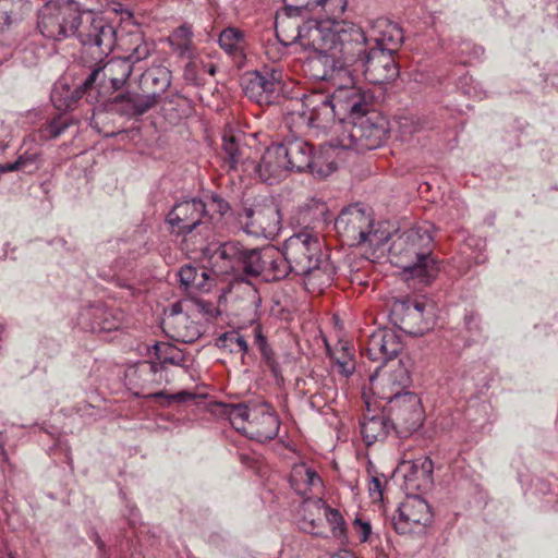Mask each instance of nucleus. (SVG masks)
Instances as JSON below:
<instances>
[{
	"label": "nucleus",
	"instance_id": "obj_1",
	"mask_svg": "<svg viewBox=\"0 0 558 558\" xmlns=\"http://www.w3.org/2000/svg\"><path fill=\"white\" fill-rule=\"evenodd\" d=\"M275 29L284 46L298 43L313 51L306 66L314 78L349 76L364 51L365 33L351 22H318L279 10Z\"/></svg>",
	"mask_w": 558,
	"mask_h": 558
},
{
	"label": "nucleus",
	"instance_id": "obj_2",
	"mask_svg": "<svg viewBox=\"0 0 558 558\" xmlns=\"http://www.w3.org/2000/svg\"><path fill=\"white\" fill-rule=\"evenodd\" d=\"M37 28L52 40L76 37L83 52L96 59L109 54L117 43L116 27L101 13L77 0L46 2L38 10Z\"/></svg>",
	"mask_w": 558,
	"mask_h": 558
},
{
	"label": "nucleus",
	"instance_id": "obj_3",
	"mask_svg": "<svg viewBox=\"0 0 558 558\" xmlns=\"http://www.w3.org/2000/svg\"><path fill=\"white\" fill-rule=\"evenodd\" d=\"M411 384V376L405 365L399 363L387 377L383 378L380 399L386 400L385 412L391 428L405 438L417 430L424 420L421 399L416 393L405 391Z\"/></svg>",
	"mask_w": 558,
	"mask_h": 558
},
{
	"label": "nucleus",
	"instance_id": "obj_4",
	"mask_svg": "<svg viewBox=\"0 0 558 558\" xmlns=\"http://www.w3.org/2000/svg\"><path fill=\"white\" fill-rule=\"evenodd\" d=\"M432 246L429 229L416 226L403 231L392 241L389 258L391 264L402 269L407 279L416 278L422 283H429L438 270Z\"/></svg>",
	"mask_w": 558,
	"mask_h": 558
},
{
	"label": "nucleus",
	"instance_id": "obj_5",
	"mask_svg": "<svg viewBox=\"0 0 558 558\" xmlns=\"http://www.w3.org/2000/svg\"><path fill=\"white\" fill-rule=\"evenodd\" d=\"M293 274L327 284L332 280L335 268L322 250V240L308 231L293 234L283 244Z\"/></svg>",
	"mask_w": 558,
	"mask_h": 558
},
{
	"label": "nucleus",
	"instance_id": "obj_6",
	"mask_svg": "<svg viewBox=\"0 0 558 558\" xmlns=\"http://www.w3.org/2000/svg\"><path fill=\"white\" fill-rule=\"evenodd\" d=\"M349 123L350 126L341 135L340 145L360 154L379 147L388 133L387 120L372 108Z\"/></svg>",
	"mask_w": 558,
	"mask_h": 558
},
{
	"label": "nucleus",
	"instance_id": "obj_7",
	"mask_svg": "<svg viewBox=\"0 0 558 558\" xmlns=\"http://www.w3.org/2000/svg\"><path fill=\"white\" fill-rule=\"evenodd\" d=\"M172 233L193 236L194 233L208 238L211 228L206 204L201 198H190L178 202L166 217Z\"/></svg>",
	"mask_w": 558,
	"mask_h": 558
},
{
	"label": "nucleus",
	"instance_id": "obj_8",
	"mask_svg": "<svg viewBox=\"0 0 558 558\" xmlns=\"http://www.w3.org/2000/svg\"><path fill=\"white\" fill-rule=\"evenodd\" d=\"M257 251L258 248H247L236 241L211 243L202 248L217 275L242 272L252 276L251 260L253 254L257 255Z\"/></svg>",
	"mask_w": 558,
	"mask_h": 558
},
{
	"label": "nucleus",
	"instance_id": "obj_9",
	"mask_svg": "<svg viewBox=\"0 0 558 558\" xmlns=\"http://www.w3.org/2000/svg\"><path fill=\"white\" fill-rule=\"evenodd\" d=\"M352 69L349 76H339L335 80L319 78L320 81H330L337 86L332 95L339 122L353 120L362 113H367V110L372 108L371 96L354 84L355 64Z\"/></svg>",
	"mask_w": 558,
	"mask_h": 558
},
{
	"label": "nucleus",
	"instance_id": "obj_10",
	"mask_svg": "<svg viewBox=\"0 0 558 558\" xmlns=\"http://www.w3.org/2000/svg\"><path fill=\"white\" fill-rule=\"evenodd\" d=\"M242 88L246 97L256 104H274L282 89V71L277 66H263L247 72L242 78Z\"/></svg>",
	"mask_w": 558,
	"mask_h": 558
},
{
	"label": "nucleus",
	"instance_id": "obj_11",
	"mask_svg": "<svg viewBox=\"0 0 558 558\" xmlns=\"http://www.w3.org/2000/svg\"><path fill=\"white\" fill-rule=\"evenodd\" d=\"M368 38L365 36L364 51L355 63L356 72L363 70L365 80L375 85L395 81L399 75V66L393 54L385 50H378L366 46Z\"/></svg>",
	"mask_w": 558,
	"mask_h": 558
},
{
	"label": "nucleus",
	"instance_id": "obj_12",
	"mask_svg": "<svg viewBox=\"0 0 558 558\" xmlns=\"http://www.w3.org/2000/svg\"><path fill=\"white\" fill-rule=\"evenodd\" d=\"M241 229L253 236H274L280 230V213L274 205L243 207L236 213Z\"/></svg>",
	"mask_w": 558,
	"mask_h": 558
},
{
	"label": "nucleus",
	"instance_id": "obj_13",
	"mask_svg": "<svg viewBox=\"0 0 558 558\" xmlns=\"http://www.w3.org/2000/svg\"><path fill=\"white\" fill-rule=\"evenodd\" d=\"M335 228L349 245H361L364 244L366 230L374 228V219L367 208L353 204L341 210L335 220Z\"/></svg>",
	"mask_w": 558,
	"mask_h": 558
},
{
	"label": "nucleus",
	"instance_id": "obj_14",
	"mask_svg": "<svg viewBox=\"0 0 558 558\" xmlns=\"http://www.w3.org/2000/svg\"><path fill=\"white\" fill-rule=\"evenodd\" d=\"M424 312V302L415 299L397 300L391 305L389 319L400 330L418 336L430 328Z\"/></svg>",
	"mask_w": 558,
	"mask_h": 558
},
{
	"label": "nucleus",
	"instance_id": "obj_15",
	"mask_svg": "<svg viewBox=\"0 0 558 558\" xmlns=\"http://www.w3.org/2000/svg\"><path fill=\"white\" fill-rule=\"evenodd\" d=\"M281 149L289 171L303 172L310 170L318 175H327L319 166V157L315 156L312 144L300 137H286L283 142L277 143Z\"/></svg>",
	"mask_w": 558,
	"mask_h": 558
},
{
	"label": "nucleus",
	"instance_id": "obj_16",
	"mask_svg": "<svg viewBox=\"0 0 558 558\" xmlns=\"http://www.w3.org/2000/svg\"><path fill=\"white\" fill-rule=\"evenodd\" d=\"M433 521L430 506L420 496H408L392 517V524L399 534H409Z\"/></svg>",
	"mask_w": 558,
	"mask_h": 558
},
{
	"label": "nucleus",
	"instance_id": "obj_17",
	"mask_svg": "<svg viewBox=\"0 0 558 558\" xmlns=\"http://www.w3.org/2000/svg\"><path fill=\"white\" fill-rule=\"evenodd\" d=\"M90 57L97 62L85 78V87H94L95 85L101 86L108 80L112 88L119 90L133 72L132 65L124 58H112L102 63L107 56L99 59L94 58L92 54Z\"/></svg>",
	"mask_w": 558,
	"mask_h": 558
},
{
	"label": "nucleus",
	"instance_id": "obj_18",
	"mask_svg": "<svg viewBox=\"0 0 558 558\" xmlns=\"http://www.w3.org/2000/svg\"><path fill=\"white\" fill-rule=\"evenodd\" d=\"M402 349V340L395 330L378 328L367 337L362 352L371 361L385 364L395 359Z\"/></svg>",
	"mask_w": 558,
	"mask_h": 558
},
{
	"label": "nucleus",
	"instance_id": "obj_19",
	"mask_svg": "<svg viewBox=\"0 0 558 558\" xmlns=\"http://www.w3.org/2000/svg\"><path fill=\"white\" fill-rule=\"evenodd\" d=\"M124 313L120 308L97 303L84 308L80 323L92 332H109L119 329L124 323Z\"/></svg>",
	"mask_w": 558,
	"mask_h": 558
},
{
	"label": "nucleus",
	"instance_id": "obj_20",
	"mask_svg": "<svg viewBox=\"0 0 558 558\" xmlns=\"http://www.w3.org/2000/svg\"><path fill=\"white\" fill-rule=\"evenodd\" d=\"M251 168V175L256 174L263 182L268 184L277 183L290 173L284 161L281 149L272 144L265 149L258 162L247 163Z\"/></svg>",
	"mask_w": 558,
	"mask_h": 558
},
{
	"label": "nucleus",
	"instance_id": "obj_21",
	"mask_svg": "<svg viewBox=\"0 0 558 558\" xmlns=\"http://www.w3.org/2000/svg\"><path fill=\"white\" fill-rule=\"evenodd\" d=\"M252 259V265L250 266L251 270H253L252 277H257L263 271L269 270L272 279L280 280L290 272H293L286 251H280L271 245L258 248L257 255L253 254Z\"/></svg>",
	"mask_w": 558,
	"mask_h": 558
},
{
	"label": "nucleus",
	"instance_id": "obj_22",
	"mask_svg": "<svg viewBox=\"0 0 558 558\" xmlns=\"http://www.w3.org/2000/svg\"><path fill=\"white\" fill-rule=\"evenodd\" d=\"M295 106L306 109L315 128L326 130L338 121L332 94L312 92L303 100H296Z\"/></svg>",
	"mask_w": 558,
	"mask_h": 558
},
{
	"label": "nucleus",
	"instance_id": "obj_23",
	"mask_svg": "<svg viewBox=\"0 0 558 558\" xmlns=\"http://www.w3.org/2000/svg\"><path fill=\"white\" fill-rule=\"evenodd\" d=\"M243 135L226 131L222 135L223 161L228 170L239 171L251 175V168L247 163H253L251 159V148L242 143Z\"/></svg>",
	"mask_w": 558,
	"mask_h": 558
},
{
	"label": "nucleus",
	"instance_id": "obj_24",
	"mask_svg": "<svg viewBox=\"0 0 558 558\" xmlns=\"http://www.w3.org/2000/svg\"><path fill=\"white\" fill-rule=\"evenodd\" d=\"M157 105L153 95L149 96L141 89L126 90L117 95L112 100V109L129 119L140 118Z\"/></svg>",
	"mask_w": 558,
	"mask_h": 558
},
{
	"label": "nucleus",
	"instance_id": "obj_25",
	"mask_svg": "<svg viewBox=\"0 0 558 558\" xmlns=\"http://www.w3.org/2000/svg\"><path fill=\"white\" fill-rule=\"evenodd\" d=\"M161 326L169 338L179 342L192 343L201 337L198 325L183 313L168 314Z\"/></svg>",
	"mask_w": 558,
	"mask_h": 558
},
{
	"label": "nucleus",
	"instance_id": "obj_26",
	"mask_svg": "<svg viewBox=\"0 0 558 558\" xmlns=\"http://www.w3.org/2000/svg\"><path fill=\"white\" fill-rule=\"evenodd\" d=\"M218 44L236 68L244 66L248 43L243 31L234 26L226 27L219 34Z\"/></svg>",
	"mask_w": 558,
	"mask_h": 558
},
{
	"label": "nucleus",
	"instance_id": "obj_27",
	"mask_svg": "<svg viewBox=\"0 0 558 558\" xmlns=\"http://www.w3.org/2000/svg\"><path fill=\"white\" fill-rule=\"evenodd\" d=\"M404 483L408 489L425 490L433 484V461L428 457H421L413 461L403 462Z\"/></svg>",
	"mask_w": 558,
	"mask_h": 558
},
{
	"label": "nucleus",
	"instance_id": "obj_28",
	"mask_svg": "<svg viewBox=\"0 0 558 558\" xmlns=\"http://www.w3.org/2000/svg\"><path fill=\"white\" fill-rule=\"evenodd\" d=\"M371 40L375 41L373 49L385 50L393 54L403 41V32L398 24L380 19L373 25Z\"/></svg>",
	"mask_w": 558,
	"mask_h": 558
},
{
	"label": "nucleus",
	"instance_id": "obj_29",
	"mask_svg": "<svg viewBox=\"0 0 558 558\" xmlns=\"http://www.w3.org/2000/svg\"><path fill=\"white\" fill-rule=\"evenodd\" d=\"M290 485L298 495L306 498L304 506L308 507L306 502H310V495L319 490L323 483L314 469L305 463H298L291 470Z\"/></svg>",
	"mask_w": 558,
	"mask_h": 558
},
{
	"label": "nucleus",
	"instance_id": "obj_30",
	"mask_svg": "<svg viewBox=\"0 0 558 558\" xmlns=\"http://www.w3.org/2000/svg\"><path fill=\"white\" fill-rule=\"evenodd\" d=\"M171 84V72L166 66L156 65L145 70L141 77L138 89L154 96V100L158 104L161 96L166 93Z\"/></svg>",
	"mask_w": 558,
	"mask_h": 558
},
{
	"label": "nucleus",
	"instance_id": "obj_31",
	"mask_svg": "<svg viewBox=\"0 0 558 558\" xmlns=\"http://www.w3.org/2000/svg\"><path fill=\"white\" fill-rule=\"evenodd\" d=\"M93 87H85V81L71 88L69 85L59 82L54 84L51 92V101L59 110L73 109L84 94Z\"/></svg>",
	"mask_w": 558,
	"mask_h": 558
},
{
	"label": "nucleus",
	"instance_id": "obj_32",
	"mask_svg": "<svg viewBox=\"0 0 558 558\" xmlns=\"http://www.w3.org/2000/svg\"><path fill=\"white\" fill-rule=\"evenodd\" d=\"M253 425L256 428L252 432V437H255L259 441H268L277 437L280 428V421L275 413L268 410H254L252 426Z\"/></svg>",
	"mask_w": 558,
	"mask_h": 558
},
{
	"label": "nucleus",
	"instance_id": "obj_33",
	"mask_svg": "<svg viewBox=\"0 0 558 558\" xmlns=\"http://www.w3.org/2000/svg\"><path fill=\"white\" fill-rule=\"evenodd\" d=\"M390 428L391 425L386 412L384 415L365 416L361 423V433L367 446L375 441L384 440L389 434Z\"/></svg>",
	"mask_w": 558,
	"mask_h": 558
},
{
	"label": "nucleus",
	"instance_id": "obj_34",
	"mask_svg": "<svg viewBox=\"0 0 558 558\" xmlns=\"http://www.w3.org/2000/svg\"><path fill=\"white\" fill-rule=\"evenodd\" d=\"M301 217L304 223L318 228L330 220V213L325 202L312 198L301 208Z\"/></svg>",
	"mask_w": 558,
	"mask_h": 558
},
{
	"label": "nucleus",
	"instance_id": "obj_35",
	"mask_svg": "<svg viewBox=\"0 0 558 558\" xmlns=\"http://www.w3.org/2000/svg\"><path fill=\"white\" fill-rule=\"evenodd\" d=\"M167 350L171 351V354H158V359L160 360V363L149 362L145 361L140 364L138 369L141 374L153 376L154 381H161V372L163 369V364H172V365H181V363L184 361L183 354L172 348L167 347Z\"/></svg>",
	"mask_w": 558,
	"mask_h": 558
},
{
	"label": "nucleus",
	"instance_id": "obj_36",
	"mask_svg": "<svg viewBox=\"0 0 558 558\" xmlns=\"http://www.w3.org/2000/svg\"><path fill=\"white\" fill-rule=\"evenodd\" d=\"M347 4V0H314L312 20L339 22L337 19L343 14Z\"/></svg>",
	"mask_w": 558,
	"mask_h": 558
},
{
	"label": "nucleus",
	"instance_id": "obj_37",
	"mask_svg": "<svg viewBox=\"0 0 558 558\" xmlns=\"http://www.w3.org/2000/svg\"><path fill=\"white\" fill-rule=\"evenodd\" d=\"M170 46L180 58L192 59L193 43L192 32L186 26L178 27L169 38Z\"/></svg>",
	"mask_w": 558,
	"mask_h": 558
},
{
	"label": "nucleus",
	"instance_id": "obj_38",
	"mask_svg": "<svg viewBox=\"0 0 558 558\" xmlns=\"http://www.w3.org/2000/svg\"><path fill=\"white\" fill-rule=\"evenodd\" d=\"M307 506H312L317 510H324L325 518L331 527L332 535L337 538L344 536L345 534V522L339 510L333 509L326 505L323 499L318 498L312 502H306Z\"/></svg>",
	"mask_w": 558,
	"mask_h": 558
},
{
	"label": "nucleus",
	"instance_id": "obj_39",
	"mask_svg": "<svg viewBox=\"0 0 558 558\" xmlns=\"http://www.w3.org/2000/svg\"><path fill=\"white\" fill-rule=\"evenodd\" d=\"M179 277L181 283L187 289H196V290H209V284H207V280L209 279V274L207 270L197 269L193 266L185 265L181 267L179 271Z\"/></svg>",
	"mask_w": 558,
	"mask_h": 558
},
{
	"label": "nucleus",
	"instance_id": "obj_40",
	"mask_svg": "<svg viewBox=\"0 0 558 558\" xmlns=\"http://www.w3.org/2000/svg\"><path fill=\"white\" fill-rule=\"evenodd\" d=\"M231 425L239 432L247 433L245 424H253L254 410L251 411L244 403L229 404L225 409Z\"/></svg>",
	"mask_w": 558,
	"mask_h": 558
},
{
	"label": "nucleus",
	"instance_id": "obj_41",
	"mask_svg": "<svg viewBox=\"0 0 558 558\" xmlns=\"http://www.w3.org/2000/svg\"><path fill=\"white\" fill-rule=\"evenodd\" d=\"M70 124L71 120L65 114H57L39 126L37 130L38 137L41 141L54 140L59 137Z\"/></svg>",
	"mask_w": 558,
	"mask_h": 558
},
{
	"label": "nucleus",
	"instance_id": "obj_42",
	"mask_svg": "<svg viewBox=\"0 0 558 558\" xmlns=\"http://www.w3.org/2000/svg\"><path fill=\"white\" fill-rule=\"evenodd\" d=\"M292 106L293 108L284 116V124L291 132L302 133L308 128H315V123L305 108L296 107L295 102Z\"/></svg>",
	"mask_w": 558,
	"mask_h": 558
},
{
	"label": "nucleus",
	"instance_id": "obj_43",
	"mask_svg": "<svg viewBox=\"0 0 558 558\" xmlns=\"http://www.w3.org/2000/svg\"><path fill=\"white\" fill-rule=\"evenodd\" d=\"M255 343L258 347L260 355L271 372V374L278 378L281 375L279 363L275 359V353L267 342L266 337L262 333L259 328L255 329Z\"/></svg>",
	"mask_w": 558,
	"mask_h": 558
},
{
	"label": "nucleus",
	"instance_id": "obj_44",
	"mask_svg": "<svg viewBox=\"0 0 558 558\" xmlns=\"http://www.w3.org/2000/svg\"><path fill=\"white\" fill-rule=\"evenodd\" d=\"M37 162V154L35 153H24L17 157V159L13 162H8L4 165H0V173L12 172V171H22L26 173H31L35 170Z\"/></svg>",
	"mask_w": 558,
	"mask_h": 558
},
{
	"label": "nucleus",
	"instance_id": "obj_45",
	"mask_svg": "<svg viewBox=\"0 0 558 558\" xmlns=\"http://www.w3.org/2000/svg\"><path fill=\"white\" fill-rule=\"evenodd\" d=\"M282 11L300 16L312 17L314 12V0H283Z\"/></svg>",
	"mask_w": 558,
	"mask_h": 558
},
{
	"label": "nucleus",
	"instance_id": "obj_46",
	"mask_svg": "<svg viewBox=\"0 0 558 558\" xmlns=\"http://www.w3.org/2000/svg\"><path fill=\"white\" fill-rule=\"evenodd\" d=\"M153 50L154 44L140 38V43L124 59L129 61L133 69L136 63L146 60L151 54Z\"/></svg>",
	"mask_w": 558,
	"mask_h": 558
},
{
	"label": "nucleus",
	"instance_id": "obj_47",
	"mask_svg": "<svg viewBox=\"0 0 558 558\" xmlns=\"http://www.w3.org/2000/svg\"><path fill=\"white\" fill-rule=\"evenodd\" d=\"M148 398L156 399V400L160 399V398H165L167 400V404H170L171 402H177V403L187 402L190 400L195 399V395L190 391H186V390H182L180 392L172 393V395H167L165 391H157V392L149 393Z\"/></svg>",
	"mask_w": 558,
	"mask_h": 558
},
{
	"label": "nucleus",
	"instance_id": "obj_48",
	"mask_svg": "<svg viewBox=\"0 0 558 558\" xmlns=\"http://www.w3.org/2000/svg\"><path fill=\"white\" fill-rule=\"evenodd\" d=\"M220 340L223 342V347H230V350H234V345L238 348V351L243 354L247 353L248 344L243 336L238 332H229L226 333Z\"/></svg>",
	"mask_w": 558,
	"mask_h": 558
},
{
	"label": "nucleus",
	"instance_id": "obj_49",
	"mask_svg": "<svg viewBox=\"0 0 558 558\" xmlns=\"http://www.w3.org/2000/svg\"><path fill=\"white\" fill-rule=\"evenodd\" d=\"M365 241H364V244H368L371 247H380L381 245H384L388 239H389V234L384 232V231H380L378 229H368L366 230L365 232Z\"/></svg>",
	"mask_w": 558,
	"mask_h": 558
},
{
	"label": "nucleus",
	"instance_id": "obj_50",
	"mask_svg": "<svg viewBox=\"0 0 558 558\" xmlns=\"http://www.w3.org/2000/svg\"><path fill=\"white\" fill-rule=\"evenodd\" d=\"M353 527L362 543L368 542L371 533H372V526H371L369 522H366L360 518H356L353 522Z\"/></svg>",
	"mask_w": 558,
	"mask_h": 558
},
{
	"label": "nucleus",
	"instance_id": "obj_51",
	"mask_svg": "<svg viewBox=\"0 0 558 558\" xmlns=\"http://www.w3.org/2000/svg\"><path fill=\"white\" fill-rule=\"evenodd\" d=\"M211 204L220 215H225L230 209L229 203L218 195L211 197Z\"/></svg>",
	"mask_w": 558,
	"mask_h": 558
},
{
	"label": "nucleus",
	"instance_id": "obj_52",
	"mask_svg": "<svg viewBox=\"0 0 558 558\" xmlns=\"http://www.w3.org/2000/svg\"><path fill=\"white\" fill-rule=\"evenodd\" d=\"M368 492L371 496L377 495L379 498L383 496V482L379 477H372L369 483Z\"/></svg>",
	"mask_w": 558,
	"mask_h": 558
},
{
	"label": "nucleus",
	"instance_id": "obj_53",
	"mask_svg": "<svg viewBox=\"0 0 558 558\" xmlns=\"http://www.w3.org/2000/svg\"><path fill=\"white\" fill-rule=\"evenodd\" d=\"M337 365L339 367V372L345 377H349L354 371V363L351 360H337Z\"/></svg>",
	"mask_w": 558,
	"mask_h": 558
},
{
	"label": "nucleus",
	"instance_id": "obj_54",
	"mask_svg": "<svg viewBox=\"0 0 558 558\" xmlns=\"http://www.w3.org/2000/svg\"><path fill=\"white\" fill-rule=\"evenodd\" d=\"M11 24V16L3 5V3L0 1V25H10Z\"/></svg>",
	"mask_w": 558,
	"mask_h": 558
},
{
	"label": "nucleus",
	"instance_id": "obj_55",
	"mask_svg": "<svg viewBox=\"0 0 558 558\" xmlns=\"http://www.w3.org/2000/svg\"><path fill=\"white\" fill-rule=\"evenodd\" d=\"M204 70L210 74V75H215L216 74V71H217V66L214 64V63H209V64H204Z\"/></svg>",
	"mask_w": 558,
	"mask_h": 558
},
{
	"label": "nucleus",
	"instance_id": "obj_56",
	"mask_svg": "<svg viewBox=\"0 0 558 558\" xmlns=\"http://www.w3.org/2000/svg\"><path fill=\"white\" fill-rule=\"evenodd\" d=\"M174 313L175 314L177 313H182L180 303H175V304L172 305L171 311H170L169 314H174Z\"/></svg>",
	"mask_w": 558,
	"mask_h": 558
},
{
	"label": "nucleus",
	"instance_id": "obj_57",
	"mask_svg": "<svg viewBox=\"0 0 558 558\" xmlns=\"http://www.w3.org/2000/svg\"><path fill=\"white\" fill-rule=\"evenodd\" d=\"M193 64L189 63L185 68V77H190V72L192 71Z\"/></svg>",
	"mask_w": 558,
	"mask_h": 558
},
{
	"label": "nucleus",
	"instance_id": "obj_58",
	"mask_svg": "<svg viewBox=\"0 0 558 558\" xmlns=\"http://www.w3.org/2000/svg\"><path fill=\"white\" fill-rule=\"evenodd\" d=\"M7 148V145L0 142V154H2Z\"/></svg>",
	"mask_w": 558,
	"mask_h": 558
},
{
	"label": "nucleus",
	"instance_id": "obj_59",
	"mask_svg": "<svg viewBox=\"0 0 558 558\" xmlns=\"http://www.w3.org/2000/svg\"><path fill=\"white\" fill-rule=\"evenodd\" d=\"M344 558H356V557H355L353 554H349V553H347V554H345V556H344Z\"/></svg>",
	"mask_w": 558,
	"mask_h": 558
},
{
	"label": "nucleus",
	"instance_id": "obj_60",
	"mask_svg": "<svg viewBox=\"0 0 558 558\" xmlns=\"http://www.w3.org/2000/svg\"><path fill=\"white\" fill-rule=\"evenodd\" d=\"M310 524H311L312 526H315V521H314L313 519H312V520H310Z\"/></svg>",
	"mask_w": 558,
	"mask_h": 558
},
{
	"label": "nucleus",
	"instance_id": "obj_61",
	"mask_svg": "<svg viewBox=\"0 0 558 558\" xmlns=\"http://www.w3.org/2000/svg\"><path fill=\"white\" fill-rule=\"evenodd\" d=\"M2 330H3V327H2V325L0 324V335L2 333Z\"/></svg>",
	"mask_w": 558,
	"mask_h": 558
}]
</instances>
